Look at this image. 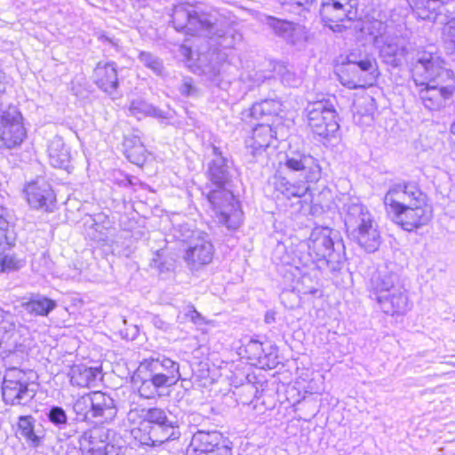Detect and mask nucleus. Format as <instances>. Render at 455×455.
I'll list each match as a JSON object with an SVG mask.
<instances>
[{
    "instance_id": "31",
    "label": "nucleus",
    "mask_w": 455,
    "mask_h": 455,
    "mask_svg": "<svg viewBox=\"0 0 455 455\" xmlns=\"http://www.w3.org/2000/svg\"><path fill=\"white\" fill-rule=\"evenodd\" d=\"M252 364L261 370H271L277 366V355L274 352L264 353L258 356Z\"/></svg>"
},
{
    "instance_id": "32",
    "label": "nucleus",
    "mask_w": 455,
    "mask_h": 455,
    "mask_svg": "<svg viewBox=\"0 0 455 455\" xmlns=\"http://www.w3.org/2000/svg\"><path fill=\"white\" fill-rule=\"evenodd\" d=\"M444 44L455 51V20L445 24L442 32Z\"/></svg>"
},
{
    "instance_id": "5",
    "label": "nucleus",
    "mask_w": 455,
    "mask_h": 455,
    "mask_svg": "<svg viewBox=\"0 0 455 455\" xmlns=\"http://www.w3.org/2000/svg\"><path fill=\"white\" fill-rule=\"evenodd\" d=\"M351 53L334 63V73L342 85L348 89L370 88L377 84L381 72L377 60L371 55L353 58Z\"/></svg>"
},
{
    "instance_id": "25",
    "label": "nucleus",
    "mask_w": 455,
    "mask_h": 455,
    "mask_svg": "<svg viewBox=\"0 0 455 455\" xmlns=\"http://www.w3.org/2000/svg\"><path fill=\"white\" fill-rule=\"evenodd\" d=\"M23 307L31 315L47 316L56 307V302L46 297H36L30 298Z\"/></svg>"
},
{
    "instance_id": "24",
    "label": "nucleus",
    "mask_w": 455,
    "mask_h": 455,
    "mask_svg": "<svg viewBox=\"0 0 455 455\" xmlns=\"http://www.w3.org/2000/svg\"><path fill=\"white\" fill-rule=\"evenodd\" d=\"M220 440L221 435L217 432L200 433L192 447L198 449L201 455H205V453L212 455L219 449Z\"/></svg>"
},
{
    "instance_id": "27",
    "label": "nucleus",
    "mask_w": 455,
    "mask_h": 455,
    "mask_svg": "<svg viewBox=\"0 0 455 455\" xmlns=\"http://www.w3.org/2000/svg\"><path fill=\"white\" fill-rule=\"evenodd\" d=\"M48 152L50 158L59 166L69 162L71 157L69 148L60 140L52 141L49 146Z\"/></svg>"
},
{
    "instance_id": "8",
    "label": "nucleus",
    "mask_w": 455,
    "mask_h": 455,
    "mask_svg": "<svg viewBox=\"0 0 455 455\" xmlns=\"http://www.w3.org/2000/svg\"><path fill=\"white\" fill-rule=\"evenodd\" d=\"M307 125L319 138L329 139L334 136L339 128L334 106L324 100L310 103L307 109Z\"/></svg>"
},
{
    "instance_id": "28",
    "label": "nucleus",
    "mask_w": 455,
    "mask_h": 455,
    "mask_svg": "<svg viewBox=\"0 0 455 455\" xmlns=\"http://www.w3.org/2000/svg\"><path fill=\"white\" fill-rule=\"evenodd\" d=\"M13 225L8 220V215L4 208L0 207V247L6 243L8 247H13L14 242L9 239V234Z\"/></svg>"
},
{
    "instance_id": "15",
    "label": "nucleus",
    "mask_w": 455,
    "mask_h": 455,
    "mask_svg": "<svg viewBox=\"0 0 455 455\" xmlns=\"http://www.w3.org/2000/svg\"><path fill=\"white\" fill-rule=\"evenodd\" d=\"M172 23L177 31L188 35H195L197 27L205 25L199 13L189 4H179L173 8Z\"/></svg>"
},
{
    "instance_id": "29",
    "label": "nucleus",
    "mask_w": 455,
    "mask_h": 455,
    "mask_svg": "<svg viewBox=\"0 0 455 455\" xmlns=\"http://www.w3.org/2000/svg\"><path fill=\"white\" fill-rule=\"evenodd\" d=\"M24 265V260L17 254H3L0 258V271L14 272L20 270Z\"/></svg>"
},
{
    "instance_id": "39",
    "label": "nucleus",
    "mask_w": 455,
    "mask_h": 455,
    "mask_svg": "<svg viewBox=\"0 0 455 455\" xmlns=\"http://www.w3.org/2000/svg\"><path fill=\"white\" fill-rule=\"evenodd\" d=\"M156 64H157V62L155 60H152V63H148V64H147V66L151 68H154L155 65H156Z\"/></svg>"
},
{
    "instance_id": "1",
    "label": "nucleus",
    "mask_w": 455,
    "mask_h": 455,
    "mask_svg": "<svg viewBox=\"0 0 455 455\" xmlns=\"http://www.w3.org/2000/svg\"><path fill=\"white\" fill-rule=\"evenodd\" d=\"M382 204L387 216L408 233L426 228L434 219V206L428 196L411 181L390 186Z\"/></svg>"
},
{
    "instance_id": "30",
    "label": "nucleus",
    "mask_w": 455,
    "mask_h": 455,
    "mask_svg": "<svg viewBox=\"0 0 455 455\" xmlns=\"http://www.w3.org/2000/svg\"><path fill=\"white\" fill-rule=\"evenodd\" d=\"M267 21L268 27L278 36H283L294 30V24L284 20L269 16L267 18Z\"/></svg>"
},
{
    "instance_id": "38",
    "label": "nucleus",
    "mask_w": 455,
    "mask_h": 455,
    "mask_svg": "<svg viewBox=\"0 0 455 455\" xmlns=\"http://www.w3.org/2000/svg\"><path fill=\"white\" fill-rule=\"evenodd\" d=\"M451 132L455 136V120L451 124Z\"/></svg>"
},
{
    "instance_id": "37",
    "label": "nucleus",
    "mask_w": 455,
    "mask_h": 455,
    "mask_svg": "<svg viewBox=\"0 0 455 455\" xmlns=\"http://www.w3.org/2000/svg\"><path fill=\"white\" fill-rule=\"evenodd\" d=\"M251 343L254 350H263V343L256 340H252Z\"/></svg>"
},
{
    "instance_id": "17",
    "label": "nucleus",
    "mask_w": 455,
    "mask_h": 455,
    "mask_svg": "<svg viewBox=\"0 0 455 455\" xmlns=\"http://www.w3.org/2000/svg\"><path fill=\"white\" fill-rule=\"evenodd\" d=\"M95 84L107 93L116 92L119 86L117 67L115 62L99 61L93 69Z\"/></svg>"
},
{
    "instance_id": "12",
    "label": "nucleus",
    "mask_w": 455,
    "mask_h": 455,
    "mask_svg": "<svg viewBox=\"0 0 455 455\" xmlns=\"http://www.w3.org/2000/svg\"><path fill=\"white\" fill-rule=\"evenodd\" d=\"M112 400L101 391H92L78 397L73 405L78 421L91 422L95 418L103 417L111 409Z\"/></svg>"
},
{
    "instance_id": "34",
    "label": "nucleus",
    "mask_w": 455,
    "mask_h": 455,
    "mask_svg": "<svg viewBox=\"0 0 455 455\" xmlns=\"http://www.w3.org/2000/svg\"><path fill=\"white\" fill-rule=\"evenodd\" d=\"M186 318L196 324L205 323L203 315L193 307L186 314Z\"/></svg>"
},
{
    "instance_id": "9",
    "label": "nucleus",
    "mask_w": 455,
    "mask_h": 455,
    "mask_svg": "<svg viewBox=\"0 0 455 455\" xmlns=\"http://www.w3.org/2000/svg\"><path fill=\"white\" fill-rule=\"evenodd\" d=\"M215 188L207 194L208 201L221 211L218 214L220 224L228 228H236L241 220L242 210L234 195L225 188V180H212Z\"/></svg>"
},
{
    "instance_id": "21",
    "label": "nucleus",
    "mask_w": 455,
    "mask_h": 455,
    "mask_svg": "<svg viewBox=\"0 0 455 455\" xmlns=\"http://www.w3.org/2000/svg\"><path fill=\"white\" fill-rule=\"evenodd\" d=\"M379 302L386 314L400 315L407 309L408 298L403 292L395 290L390 296H379Z\"/></svg>"
},
{
    "instance_id": "22",
    "label": "nucleus",
    "mask_w": 455,
    "mask_h": 455,
    "mask_svg": "<svg viewBox=\"0 0 455 455\" xmlns=\"http://www.w3.org/2000/svg\"><path fill=\"white\" fill-rule=\"evenodd\" d=\"M126 157L134 164L143 166L148 158V152L138 138H129L124 142Z\"/></svg>"
},
{
    "instance_id": "16",
    "label": "nucleus",
    "mask_w": 455,
    "mask_h": 455,
    "mask_svg": "<svg viewBox=\"0 0 455 455\" xmlns=\"http://www.w3.org/2000/svg\"><path fill=\"white\" fill-rule=\"evenodd\" d=\"M285 166L291 171L302 172L308 183L317 182L322 176L318 161L310 155L296 152L286 158Z\"/></svg>"
},
{
    "instance_id": "13",
    "label": "nucleus",
    "mask_w": 455,
    "mask_h": 455,
    "mask_svg": "<svg viewBox=\"0 0 455 455\" xmlns=\"http://www.w3.org/2000/svg\"><path fill=\"white\" fill-rule=\"evenodd\" d=\"M23 193L30 207L44 212H52L56 208L57 196L48 181L31 180L28 182Z\"/></svg>"
},
{
    "instance_id": "6",
    "label": "nucleus",
    "mask_w": 455,
    "mask_h": 455,
    "mask_svg": "<svg viewBox=\"0 0 455 455\" xmlns=\"http://www.w3.org/2000/svg\"><path fill=\"white\" fill-rule=\"evenodd\" d=\"M156 363H159L163 371L141 381L138 387V393L142 398L152 399L161 395V390L174 387L181 378L180 364L168 357H164L162 360L152 358L145 361L142 365L152 370Z\"/></svg>"
},
{
    "instance_id": "20",
    "label": "nucleus",
    "mask_w": 455,
    "mask_h": 455,
    "mask_svg": "<svg viewBox=\"0 0 455 455\" xmlns=\"http://www.w3.org/2000/svg\"><path fill=\"white\" fill-rule=\"evenodd\" d=\"M102 367H86L77 365L71 368L70 382L78 387H91L95 386L98 380H102Z\"/></svg>"
},
{
    "instance_id": "41",
    "label": "nucleus",
    "mask_w": 455,
    "mask_h": 455,
    "mask_svg": "<svg viewBox=\"0 0 455 455\" xmlns=\"http://www.w3.org/2000/svg\"><path fill=\"white\" fill-rule=\"evenodd\" d=\"M0 311H1L2 313H4V314H8V312H5V311H4V310H3V309H1V308H0Z\"/></svg>"
},
{
    "instance_id": "7",
    "label": "nucleus",
    "mask_w": 455,
    "mask_h": 455,
    "mask_svg": "<svg viewBox=\"0 0 455 455\" xmlns=\"http://www.w3.org/2000/svg\"><path fill=\"white\" fill-rule=\"evenodd\" d=\"M321 23L332 31L340 32L347 24L360 20L358 0H321Z\"/></svg>"
},
{
    "instance_id": "11",
    "label": "nucleus",
    "mask_w": 455,
    "mask_h": 455,
    "mask_svg": "<svg viewBox=\"0 0 455 455\" xmlns=\"http://www.w3.org/2000/svg\"><path fill=\"white\" fill-rule=\"evenodd\" d=\"M29 381L25 371L19 368H11L4 377L1 393L5 405H24L26 401L31 400L35 393L29 389Z\"/></svg>"
},
{
    "instance_id": "35",
    "label": "nucleus",
    "mask_w": 455,
    "mask_h": 455,
    "mask_svg": "<svg viewBox=\"0 0 455 455\" xmlns=\"http://www.w3.org/2000/svg\"><path fill=\"white\" fill-rule=\"evenodd\" d=\"M8 86L7 76L4 72L0 68V97L5 93Z\"/></svg>"
},
{
    "instance_id": "4",
    "label": "nucleus",
    "mask_w": 455,
    "mask_h": 455,
    "mask_svg": "<svg viewBox=\"0 0 455 455\" xmlns=\"http://www.w3.org/2000/svg\"><path fill=\"white\" fill-rule=\"evenodd\" d=\"M131 435L139 445L155 447L179 439L180 433L165 411L155 407L146 411L139 424L132 428Z\"/></svg>"
},
{
    "instance_id": "40",
    "label": "nucleus",
    "mask_w": 455,
    "mask_h": 455,
    "mask_svg": "<svg viewBox=\"0 0 455 455\" xmlns=\"http://www.w3.org/2000/svg\"><path fill=\"white\" fill-rule=\"evenodd\" d=\"M369 101H370V103H374V99L372 97H370Z\"/></svg>"
},
{
    "instance_id": "18",
    "label": "nucleus",
    "mask_w": 455,
    "mask_h": 455,
    "mask_svg": "<svg viewBox=\"0 0 455 455\" xmlns=\"http://www.w3.org/2000/svg\"><path fill=\"white\" fill-rule=\"evenodd\" d=\"M79 443L84 455H117L114 444L99 434L86 432L81 437Z\"/></svg>"
},
{
    "instance_id": "19",
    "label": "nucleus",
    "mask_w": 455,
    "mask_h": 455,
    "mask_svg": "<svg viewBox=\"0 0 455 455\" xmlns=\"http://www.w3.org/2000/svg\"><path fill=\"white\" fill-rule=\"evenodd\" d=\"M213 259V246L212 243L204 238L193 246H189L184 254L185 261L192 267H199L212 262Z\"/></svg>"
},
{
    "instance_id": "2",
    "label": "nucleus",
    "mask_w": 455,
    "mask_h": 455,
    "mask_svg": "<svg viewBox=\"0 0 455 455\" xmlns=\"http://www.w3.org/2000/svg\"><path fill=\"white\" fill-rule=\"evenodd\" d=\"M411 79L419 100L430 111L440 110L455 96V74L436 52H419Z\"/></svg>"
},
{
    "instance_id": "10",
    "label": "nucleus",
    "mask_w": 455,
    "mask_h": 455,
    "mask_svg": "<svg viewBox=\"0 0 455 455\" xmlns=\"http://www.w3.org/2000/svg\"><path fill=\"white\" fill-rule=\"evenodd\" d=\"M28 138L25 118L15 106H9L0 114V145L12 149L20 147Z\"/></svg>"
},
{
    "instance_id": "33",
    "label": "nucleus",
    "mask_w": 455,
    "mask_h": 455,
    "mask_svg": "<svg viewBox=\"0 0 455 455\" xmlns=\"http://www.w3.org/2000/svg\"><path fill=\"white\" fill-rule=\"evenodd\" d=\"M48 419L52 423L55 425H64L68 420L65 411L58 406L52 407L50 410Z\"/></svg>"
},
{
    "instance_id": "23",
    "label": "nucleus",
    "mask_w": 455,
    "mask_h": 455,
    "mask_svg": "<svg viewBox=\"0 0 455 455\" xmlns=\"http://www.w3.org/2000/svg\"><path fill=\"white\" fill-rule=\"evenodd\" d=\"M443 0H419L415 3L414 12L419 19L435 20L441 14Z\"/></svg>"
},
{
    "instance_id": "26",
    "label": "nucleus",
    "mask_w": 455,
    "mask_h": 455,
    "mask_svg": "<svg viewBox=\"0 0 455 455\" xmlns=\"http://www.w3.org/2000/svg\"><path fill=\"white\" fill-rule=\"evenodd\" d=\"M18 428L21 435L30 443L33 447H38L41 438L35 433L34 419L30 415L20 416L18 419Z\"/></svg>"
},
{
    "instance_id": "14",
    "label": "nucleus",
    "mask_w": 455,
    "mask_h": 455,
    "mask_svg": "<svg viewBox=\"0 0 455 455\" xmlns=\"http://www.w3.org/2000/svg\"><path fill=\"white\" fill-rule=\"evenodd\" d=\"M360 222L355 230L357 243L367 252L378 250L381 243V235L378 225L371 212L363 206L359 207Z\"/></svg>"
},
{
    "instance_id": "36",
    "label": "nucleus",
    "mask_w": 455,
    "mask_h": 455,
    "mask_svg": "<svg viewBox=\"0 0 455 455\" xmlns=\"http://www.w3.org/2000/svg\"><path fill=\"white\" fill-rule=\"evenodd\" d=\"M291 1L299 6L307 5L314 2V0H291Z\"/></svg>"
},
{
    "instance_id": "3",
    "label": "nucleus",
    "mask_w": 455,
    "mask_h": 455,
    "mask_svg": "<svg viewBox=\"0 0 455 455\" xmlns=\"http://www.w3.org/2000/svg\"><path fill=\"white\" fill-rule=\"evenodd\" d=\"M283 104L275 99H266L253 103L243 114V122L253 125L246 139V145L253 156L260 155L277 140V124L259 123L264 118L283 119L280 116Z\"/></svg>"
}]
</instances>
